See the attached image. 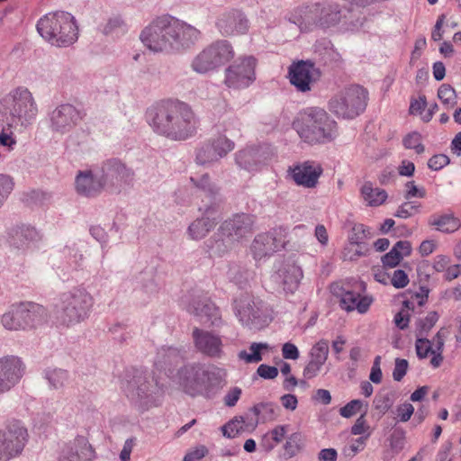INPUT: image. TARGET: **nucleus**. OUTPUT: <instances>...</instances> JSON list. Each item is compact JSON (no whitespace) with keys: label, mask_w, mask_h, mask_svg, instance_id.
<instances>
[{"label":"nucleus","mask_w":461,"mask_h":461,"mask_svg":"<svg viewBox=\"0 0 461 461\" xmlns=\"http://www.w3.org/2000/svg\"><path fill=\"white\" fill-rule=\"evenodd\" d=\"M146 120L153 131L171 140H185L198 129L199 120L183 102H160L146 111Z\"/></svg>","instance_id":"f257e3e1"},{"label":"nucleus","mask_w":461,"mask_h":461,"mask_svg":"<svg viewBox=\"0 0 461 461\" xmlns=\"http://www.w3.org/2000/svg\"><path fill=\"white\" fill-rule=\"evenodd\" d=\"M224 375L220 368H208L199 363L185 365L178 371L179 384L187 394L209 399L225 384Z\"/></svg>","instance_id":"f03ea898"},{"label":"nucleus","mask_w":461,"mask_h":461,"mask_svg":"<svg viewBox=\"0 0 461 461\" xmlns=\"http://www.w3.org/2000/svg\"><path fill=\"white\" fill-rule=\"evenodd\" d=\"M94 298L85 288L74 287L61 294L55 305L54 315L57 322L65 327L85 321L90 315Z\"/></svg>","instance_id":"7ed1b4c3"},{"label":"nucleus","mask_w":461,"mask_h":461,"mask_svg":"<svg viewBox=\"0 0 461 461\" xmlns=\"http://www.w3.org/2000/svg\"><path fill=\"white\" fill-rule=\"evenodd\" d=\"M345 17V11L334 1H321L299 7L294 14V23L301 30L310 31L314 27L328 29L338 25Z\"/></svg>","instance_id":"20e7f679"},{"label":"nucleus","mask_w":461,"mask_h":461,"mask_svg":"<svg viewBox=\"0 0 461 461\" xmlns=\"http://www.w3.org/2000/svg\"><path fill=\"white\" fill-rule=\"evenodd\" d=\"M37 31L43 39L57 47L69 46L78 37L75 17L63 11L48 14L41 18L37 23Z\"/></svg>","instance_id":"39448f33"},{"label":"nucleus","mask_w":461,"mask_h":461,"mask_svg":"<svg viewBox=\"0 0 461 461\" xmlns=\"http://www.w3.org/2000/svg\"><path fill=\"white\" fill-rule=\"evenodd\" d=\"M300 137L308 143L329 141L333 138L335 122L321 108H306L294 122Z\"/></svg>","instance_id":"423d86ee"},{"label":"nucleus","mask_w":461,"mask_h":461,"mask_svg":"<svg viewBox=\"0 0 461 461\" xmlns=\"http://www.w3.org/2000/svg\"><path fill=\"white\" fill-rule=\"evenodd\" d=\"M47 310L41 304L25 302L13 304L0 319L2 326L8 330L35 329L47 321Z\"/></svg>","instance_id":"0eeeda50"},{"label":"nucleus","mask_w":461,"mask_h":461,"mask_svg":"<svg viewBox=\"0 0 461 461\" xmlns=\"http://www.w3.org/2000/svg\"><path fill=\"white\" fill-rule=\"evenodd\" d=\"M368 92L359 85H351L338 92L329 102L330 111L343 119H354L366 110Z\"/></svg>","instance_id":"6e6552de"},{"label":"nucleus","mask_w":461,"mask_h":461,"mask_svg":"<svg viewBox=\"0 0 461 461\" xmlns=\"http://www.w3.org/2000/svg\"><path fill=\"white\" fill-rule=\"evenodd\" d=\"M5 103L10 112V116L5 120L8 127H13L17 122L22 125L31 124L37 116L36 102L26 87L19 86L14 89L5 99Z\"/></svg>","instance_id":"1a4fd4ad"},{"label":"nucleus","mask_w":461,"mask_h":461,"mask_svg":"<svg viewBox=\"0 0 461 461\" xmlns=\"http://www.w3.org/2000/svg\"><path fill=\"white\" fill-rule=\"evenodd\" d=\"M234 57L231 44L226 40H218L202 51L193 59L191 68L199 74H205L226 64Z\"/></svg>","instance_id":"9d476101"},{"label":"nucleus","mask_w":461,"mask_h":461,"mask_svg":"<svg viewBox=\"0 0 461 461\" xmlns=\"http://www.w3.org/2000/svg\"><path fill=\"white\" fill-rule=\"evenodd\" d=\"M127 393L144 410H148L160 403L162 389L152 376L143 372H137L128 382Z\"/></svg>","instance_id":"9b49d317"},{"label":"nucleus","mask_w":461,"mask_h":461,"mask_svg":"<svg viewBox=\"0 0 461 461\" xmlns=\"http://www.w3.org/2000/svg\"><path fill=\"white\" fill-rule=\"evenodd\" d=\"M171 17H158L140 34L143 44L153 52L171 50Z\"/></svg>","instance_id":"f8f14e48"},{"label":"nucleus","mask_w":461,"mask_h":461,"mask_svg":"<svg viewBox=\"0 0 461 461\" xmlns=\"http://www.w3.org/2000/svg\"><path fill=\"white\" fill-rule=\"evenodd\" d=\"M27 441V429L19 421L0 429V461H8L18 456Z\"/></svg>","instance_id":"ddd939ff"},{"label":"nucleus","mask_w":461,"mask_h":461,"mask_svg":"<svg viewBox=\"0 0 461 461\" xmlns=\"http://www.w3.org/2000/svg\"><path fill=\"white\" fill-rule=\"evenodd\" d=\"M286 232L282 227L274 228L269 231L258 234L251 245L250 252L256 261H261L273 256L284 248Z\"/></svg>","instance_id":"4468645a"},{"label":"nucleus","mask_w":461,"mask_h":461,"mask_svg":"<svg viewBox=\"0 0 461 461\" xmlns=\"http://www.w3.org/2000/svg\"><path fill=\"white\" fill-rule=\"evenodd\" d=\"M84 116L85 113L73 104H62L49 113V128L53 134L62 136L72 131Z\"/></svg>","instance_id":"2eb2a0df"},{"label":"nucleus","mask_w":461,"mask_h":461,"mask_svg":"<svg viewBox=\"0 0 461 461\" xmlns=\"http://www.w3.org/2000/svg\"><path fill=\"white\" fill-rule=\"evenodd\" d=\"M257 59L252 57L239 59L225 71V84L229 87L240 89L249 86L256 79Z\"/></svg>","instance_id":"dca6fc26"},{"label":"nucleus","mask_w":461,"mask_h":461,"mask_svg":"<svg viewBox=\"0 0 461 461\" xmlns=\"http://www.w3.org/2000/svg\"><path fill=\"white\" fill-rule=\"evenodd\" d=\"M215 26L222 36H236L248 32L249 22L241 10L231 8L219 14Z\"/></svg>","instance_id":"f3484780"},{"label":"nucleus","mask_w":461,"mask_h":461,"mask_svg":"<svg viewBox=\"0 0 461 461\" xmlns=\"http://www.w3.org/2000/svg\"><path fill=\"white\" fill-rule=\"evenodd\" d=\"M290 83L300 92H308L321 77V71L310 60L293 63L288 68Z\"/></svg>","instance_id":"a211bd4d"},{"label":"nucleus","mask_w":461,"mask_h":461,"mask_svg":"<svg viewBox=\"0 0 461 461\" xmlns=\"http://www.w3.org/2000/svg\"><path fill=\"white\" fill-rule=\"evenodd\" d=\"M278 408L271 402L260 403L253 406L249 413L244 416L235 417L221 427L222 434L229 438H234L238 433L254 429L258 424V417L261 410L274 412V409Z\"/></svg>","instance_id":"6ab92c4d"},{"label":"nucleus","mask_w":461,"mask_h":461,"mask_svg":"<svg viewBox=\"0 0 461 461\" xmlns=\"http://www.w3.org/2000/svg\"><path fill=\"white\" fill-rule=\"evenodd\" d=\"M272 152L267 146L248 147L235 154L236 164L249 172L258 171L271 158Z\"/></svg>","instance_id":"aec40b11"},{"label":"nucleus","mask_w":461,"mask_h":461,"mask_svg":"<svg viewBox=\"0 0 461 461\" xmlns=\"http://www.w3.org/2000/svg\"><path fill=\"white\" fill-rule=\"evenodd\" d=\"M254 216L246 213L235 214L231 219L225 221L216 234L225 236L230 240L240 242L253 230Z\"/></svg>","instance_id":"412c9836"},{"label":"nucleus","mask_w":461,"mask_h":461,"mask_svg":"<svg viewBox=\"0 0 461 461\" xmlns=\"http://www.w3.org/2000/svg\"><path fill=\"white\" fill-rule=\"evenodd\" d=\"M24 372L23 361L14 356L0 358V394L9 392L21 380Z\"/></svg>","instance_id":"4be33fe9"},{"label":"nucleus","mask_w":461,"mask_h":461,"mask_svg":"<svg viewBox=\"0 0 461 461\" xmlns=\"http://www.w3.org/2000/svg\"><path fill=\"white\" fill-rule=\"evenodd\" d=\"M95 451L85 436H77L65 443L60 450L59 461H93Z\"/></svg>","instance_id":"5701e85b"},{"label":"nucleus","mask_w":461,"mask_h":461,"mask_svg":"<svg viewBox=\"0 0 461 461\" xmlns=\"http://www.w3.org/2000/svg\"><path fill=\"white\" fill-rule=\"evenodd\" d=\"M105 187L119 186L122 183L131 184L133 181L134 172L117 158L104 162L100 169Z\"/></svg>","instance_id":"b1692460"},{"label":"nucleus","mask_w":461,"mask_h":461,"mask_svg":"<svg viewBox=\"0 0 461 461\" xmlns=\"http://www.w3.org/2000/svg\"><path fill=\"white\" fill-rule=\"evenodd\" d=\"M171 50H181L194 45L201 35L199 30L185 23L171 18Z\"/></svg>","instance_id":"393cba45"},{"label":"nucleus","mask_w":461,"mask_h":461,"mask_svg":"<svg viewBox=\"0 0 461 461\" xmlns=\"http://www.w3.org/2000/svg\"><path fill=\"white\" fill-rule=\"evenodd\" d=\"M192 336L194 346L199 352L212 358H221L222 357L223 344L219 335L194 328Z\"/></svg>","instance_id":"a878e982"},{"label":"nucleus","mask_w":461,"mask_h":461,"mask_svg":"<svg viewBox=\"0 0 461 461\" xmlns=\"http://www.w3.org/2000/svg\"><path fill=\"white\" fill-rule=\"evenodd\" d=\"M217 207L215 204L204 208L201 218L196 219L188 227V233L193 240L204 238L218 223Z\"/></svg>","instance_id":"bb28decb"},{"label":"nucleus","mask_w":461,"mask_h":461,"mask_svg":"<svg viewBox=\"0 0 461 461\" xmlns=\"http://www.w3.org/2000/svg\"><path fill=\"white\" fill-rule=\"evenodd\" d=\"M40 240L37 230L27 225L13 228L9 233V244L18 252L24 253Z\"/></svg>","instance_id":"cd10ccee"},{"label":"nucleus","mask_w":461,"mask_h":461,"mask_svg":"<svg viewBox=\"0 0 461 461\" xmlns=\"http://www.w3.org/2000/svg\"><path fill=\"white\" fill-rule=\"evenodd\" d=\"M104 187L100 171L95 174L92 171L79 172L76 177V190L81 195L96 196Z\"/></svg>","instance_id":"c85d7f7f"},{"label":"nucleus","mask_w":461,"mask_h":461,"mask_svg":"<svg viewBox=\"0 0 461 461\" xmlns=\"http://www.w3.org/2000/svg\"><path fill=\"white\" fill-rule=\"evenodd\" d=\"M289 171L296 185L312 188L317 185L318 178L322 173V168L318 165L315 166L313 163L306 161L294 166Z\"/></svg>","instance_id":"c756f323"},{"label":"nucleus","mask_w":461,"mask_h":461,"mask_svg":"<svg viewBox=\"0 0 461 461\" xmlns=\"http://www.w3.org/2000/svg\"><path fill=\"white\" fill-rule=\"evenodd\" d=\"M188 312L212 326L219 327L222 324L219 308L208 299L194 300L188 306Z\"/></svg>","instance_id":"7c9ffc66"},{"label":"nucleus","mask_w":461,"mask_h":461,"mask_svg":"<svg viewBox=\"0 0 461 461\" xmlns=\"http://www.w3.org/2000/svg\"><path fill=\"white\" fill-rule=\"evenodd\" d=\"M185 353L184 348L162 347L158 350L155 366L158 369L171 374L174 368L184 361Z\"/></svg>","instance_id":"2f4dec72"},{"label":"nucleus","mask_w":461,"mask_h":461,"mask_svg":"<svg viewBox=\"0 0 461 461\" xmlns=\"http://www.w3.org/2000/svg\"><path fill=\"white\" fill-rule=\"evenodd\" d=\"M233 303L235 314L242 324L249 325L259 319V308L249 294H241Z\"/></svg>","instance_id":"473e14b6"},{"label":"nucleus","mask_w":461,"mask_h":461,"mask_svg":"<svg viewBox=\"0 0 461 461\" xmlns=\"http://www.w3.org/2000/svg\"><path fill=\"white\" fill-rule=\"evenodd\" d=\"M278 276L284 286V290L289 293H294L299 286L300 281L303 278V271L299 266L294 262H287L279 268Z\"/></svg>","instance_id":"72a5a7b5"},{"label":"nucleus","mask_w":461,"mask_h":461,"mask_svg":"<svg viewBox=\"0 0 461 461\" xmlns=\"http://www.w3.org/2000/svg\"><path fill=\"white\" fill-rule=\"evenodd\" d=\"M340 296V306L347 312L357 310L360 313H365L372 303L369 297L361 296L358 293L353 291H345Z\"/></svg>","instance_id":"f704fd0d"},{"label":"nucleus","mask_w":461,"mask_h":461,"mask_svg":"<svg viewBox=\"0 0 461 461\" xmlns=\"http://www.w3.org/2000/svg\"><path fill=\"white\" fill-rule=\"evenodd\" d=\"M429 223L434 226L437 230L445 233L455 232L461 226L460 220L455 217L453 213L432 215L429 218Z\"/></svg>","instance_id":"c9c22d12"},{"label":"nucleus","mask_w":461,"mask_h":461,"mask_svg":"<svg viewBox=\"0 0 461 461\" xmlns=\"http://www.w3.org/2000/svg\"><path fill=\"white\" fill-rule=\"evenodd\" d=\"M361 195L369 206H379L387 198V193L384 189L374 187L371 182H366L361 187Z\"/></svg>","instance_id":"e433bc0d"},{"label":"nucleus","mask_w":461,"mask_h":461,"mask_svg":"<svg viewBox=\"0 0 461 461\" xmlns=\"http://www.w3.org/2000/svg\"><path fill=\"white\" fill-rule=\"evenodd\" d=\"M44 377L53 390H61L69 382L68 372L62 368H48L44 371Z\"/></svg>","instance_id":"4c0bfd02"},{"label":"nucleus","mask_w":461,"mask_h":461,"mask_svg":"<svg viewBox=\"0 0 461 461\" xmlns=\"http://www.w3.org/2000/svg\"><path fill=\"white\" fill-rule=\"evenodd\" d=\"M193 185L203 192L211 199H215L220 193V188L211 181L209 174H203L200 177L190 178Z\"/></svg>","instance_id":"58836bf2"},{"label":"nucleus","mask_w":461,"mask_h":461,"mask_svg":"<svg viewBox=\"0 0 461 461\" xmlns=\"http://www.w3.org/2000/svg\"><path fill=\"white\" fill-rule=\"evenodd\" d=\"M228 278L240 287L246 286L251 278V273L244 267L232 264L230 266L227 272Z\"/></svg>","instance_id":"ea45409f"},{"label":"nucleus","mask_w":461,"mask_h":461,"mask_svg":"<svg viewBox=\"0 0 461 461\" xmlns=\"http://www.w3.org/2000/svg\"><path fill=\"white\" fill-rule=\"evenodd\" d=\"M208 141L213 148V151L218 156L219 159L225 157L229 152L233 150L235 147L234 142L228 139L225 135H219L209 140Z\"/></svg>","instance_id":"a19ab883"},{"label":"nucleus","mask_w":461,"mask_h":461,"mask_svg":"<svg viewBox=\"0 0 461 461\" xmlns=\"http://www.w3.org/2000/svg\"><path fill=\"white\" fill-rule=\"evenodd\" d=\"M268 345L267 343H251L249 349L251 353H248L246 350H241L238 357L240 360H244L246 363H258L262 360L261 350L267 349Z\"/></svg>","instance_id":"79ce46f5"},{"label":"nucleus","mask_w":461,"mask_h":461,"mask_svg":"<svg viewBox=\"0 0 461 461\" xmlns=\"http://www.w3.org/2000/svg\"><path fill=\"white\" fill-rule=\"evenodd\" d=\"M213 148L209 141L203 143L196 149L195 161L197 164L204 166L218 161V156L214 153Z\"/></svg>","instance_id":"37998d69"},{"label":"nucleus","mask_w":461,"mask_h":461,"mask_svg":"<svg viewBox=\"0 0 461 461\" xmlns=\"http://www.w3.org/2000/svg\"><path fill=\"white\" fill-rule=\"evenodd\" d=\"M438 320V314L436 312H430L425 318L419 319L416 322L417 337L427 335Z\"/></svg>","instance_id":"c03bdc74"},{"label":"nucleus","mask_w":461,"mask_h":461,"mask_svg":"<svg viewBox=\"0 0 461 461\" xmlns=\"http://www.w3.org/2000/svg\"><path fill=\"white\" fill-rule=\"evenodd\" d=\"M438 97L443 104L454 107L457 103L456 90L449 84H442L438 90Z\"/></svg>","instance_id":"a18cd8bd"},{"label":"nucleus","mask_w":461,"mask_h":461,"mask_svg":"<svg viewBox=\"0 0 461 461\" xmlns=\"http://www.w3.org/2000/svg\"><path fill=\"white\" fill-rule=\"evenodd\" d=\"M372 237L370 229L361 223H355L348 237L351 244L360 245L365 240Z\"/></svg>","instance_id":"49530a36"},{"label":"nucleus","mask_w":461,"mask_h":461,"mask_svg":"<svg viewBox=\"0 0 461 461\" xmlns=\"http://www.w3.org/2000/svg\"><path fill=\"white\" fill-rule=\"evenodd\" d=\"M329 356V343L325 339L319 340L310 351V359L325 364Z\"/></svg>","instance_id":"de8ad7c7"},{"label":"nucleus","mask_w":461,"mask_h":461,"mask_svg":"<svg viewBox=\"0 0 461 461\" xmlns=\"http://www.w3.org/2000/svg\"><path fill=\"white\" fill-rule=\"evenodd\" d=\"M234 242L227 237L226 240L214 238L208 240L207 246L214 255L221 256L230 249Z\"/></svg>","instance_id":"09e8293b"},{"label":"nucleus","mask_w":461,"mask_h":461,"mask_svg":"<svg viewBox=\"0 0 461 461\" xmlns=\"http://www.w3.org/2000/svg\"><path fill=\"white\" fill-rule=\"evenodd\" d=\"M402 143L406 149H412L417 154H421L425 150V147L421 143V135L417 131H413L406 135Z\"/></svg>","instance_id":"8fccbe9b"},{"label":"nucleus","mask_w":461,"mask_h":461,"mask_svg":"<svg viewBox=\"0 0 461 461\" xmlns=\"http://www.w3.org/2000/svg\"><path fill=\"white\" fill-rule=\"evenodd\" d=\"M420 204L415 202H405L402 203L394 213L395 217L407 219L420 212Z\"/></svg>","instance_id":"3c124183"},{"label":"nucleus","mask_w":461,"mask_h":461,"mask_svg":"<svg viewBox=\"0 0 461 461\" xmlns=\"http://www.w3.org/2000/svg\"><path fill=\"white\" fill-rule=\"evenodd\" d=\"M405 432L402 429L396 428L390 435L389 445L394 453H399L404 447Z\"/></svg>","instance_id":"603ef678"},{"label":"nucleus","mask_w":461,"mask_h":461,"mask_svg":"<svg viewBox=\"0 0 461 461\" xmlns=\"http://www.w3.org/2000/svg\"><path fill=\"white\" fill-rule=\"evenodd\" d=\"M13 178L7 175L0 174V208L14 189Z\"/></svg>","instance_id":"864d4df0"},{"label":"nucleus","mask_w":461,"mask_h":461,"mask_svg":"<svg viewBox=\"0 0 461 461\" xmlns=\"http://www.w3.org/2000/svg\"><path fill=\"white\" fill-rule=\"evenodd\" d=\"M393 404V401L390 393H378L374 399L375 409L381 414L387 412Z\"/></svg>","instance_id":"5fc2aeb1"},{"label":"nucleus","mask_w":461,"mask_h":461,"mask_svg":"<svg viewBox=\"0 0 461 461\" xmlns=\"http://www.w3.org/2000/svg\"><path fill=\"white\" fill-rule=\"evenodd\" d=\"M417 356L419 358H426L429 353L432 354L431 341L424 337H417L415 342Z\"/></svg>","instance_id":"6e6d98bb"},{"label":"nucleus","mask_w":461,"mask_h":461,"mask_svg":"<svg viewBox=\"0 0 461 461\" xmlns=\"http://www.w3.org/2000/svg\"><path fill=\"white\" fill-rule=\"evenodd\" d=\"M363 406V402L361 400H352L348 402L345 406L340 408L339 414L344 418H350L358 411Z\"/></svg>","instance_id":"4d7b16f0"},{"label":"nucleus","mask_w":461,"mask_h":461,"mask_svg":"<svg viewBox=\"0 0 461 461\" xmlns=\"http://www.w3.org/2000/svg\"><path fill=\"white\" fill-rule=\"evenodd\" d=\"M450 163V158L445 154H437L428 161V167L432 170H440Z\"/></svg>","instance_id":"13d9d810"},{"label":"nucleus","mask_w":461,"mask_h":461,"mask_svg":"<svg viewBox=\"0 0 461 461\" xmlns=\"http://www.w3.org/2000/svg\"><path fill=\"white\" fill-rule=\"evenodd\" d=\"M402 261V256L395 249H391L389 252L382 257V263L385 267H395Z\"/></svg>","instance_id":"bf43d9fd"},{"label":"nucleus","mask_w":461,"mask_h":461,"mask_svg":"<svg viewBox=\"0 0 461 461\" xmlns=\"http://www.w3.org/2000/svg\"><path fill=\"white\" fill-rule=\"evenodd\" d=\"M406 193L404 194L405 199L409 200L412 197L424 198L426 196V191L423 187H418L414 181H409L405 184Z\"/></svg>","instance_id":"052dcab7"},{"label":"nucleus","mask_w":461,"mask_h":461,"mask_svg":"<svg viewBox=\"0 0 461 461\" xmlns=\"http://www.w3.org/2000/svg\"><path fill=\"white\" fill-rule=\"evenodd\" d=\"M302 442V435L300 433H293L289 436L285 445V449L294 456L299 450Z\"/></svg>","instance_id":"680f3d73"},{"label":"nucleus","mask_w":461,"mask_h":461,"mask_svg":"<svg viewBox=\"0 0 461 461\" xmlns=\"http://www.w3.org/2000/svg\"><path fill=\"white\" fill-rule=\"evenodd\" d=\"M408 369V361L402 358H396L393 371V377L395 381L400 382L406 375Z\"/></svg>","instance_id":"e2e57ef3"},{"label":"nucleus","mask_w":461,"mask_h":461,"mask_svg":"<svg viewBox=\"0 0 461 461\" xmlns=\"http://www.w3.org/2000/svg\"><path fill=\"white\" fill-rule=\"evenodd\" d=\"M391 283L395 288H404L409 284L408 275L405 271L397 269L393 272Z\"/></svg>","instance_id":"0e129e2a"},{"label":"nucleus","mask_w":461,"mask_h":461,"mask_svg":"<svg viewBox=\"0 0 461 461\" xmlns=\"http://www.w3.org/2000/svg\"><path fill=\"white\" fill-rule=\"evenodd\" d=\"M208 453V449L205 446H199L194 450H191L185 454L183 461H200Z\"/></svg>","instance_id":"69168bd1"},{"label":"nucleus","mask_w":461,"mask_h":461,"mask_svg":"<svg viewBox=\"0 0 461 461\" xmlns=\"http://www.w3.org/2000/svg\"><path fill=\"white\" fill-rule=\"evenodd\" d=\"M324 364L310 359L303 369V376L307 379L315 377Z\"/></svg>","instance_id":"338daca9"},{"label":"nucleus","mask_w":461,"mask_h":461,"mask_svg":"<svg viewBox=\"0 0 461 461\" xmlns=\"http://www.w3.org/2000/svg\"><path fill=\"white\" fill-rule=\"evenodd\" d=\"M396 412L400 420L406 422L413 414L414 407L409 402H404L403 404L397 406Z\"/></svg>","instance_id":"774afa93"}]
</instances>
